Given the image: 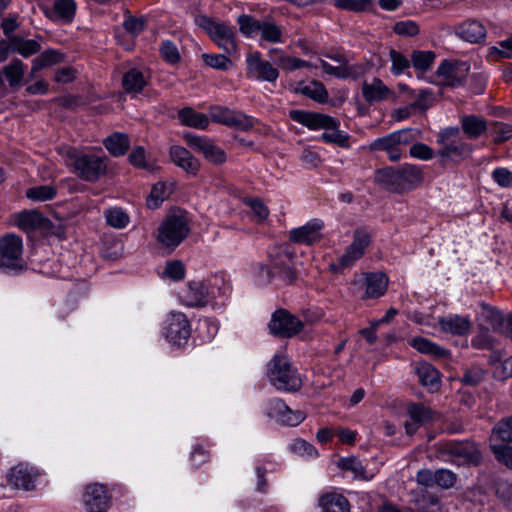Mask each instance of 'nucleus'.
<instances>
[{
    "mask_svg": "<svg viewBox=\"0 0 512 512\" xmlns=\"http://www.w3.org/2000/svg\"><path fill=\"white\" fill-rule=\"evenodd\" d=\"M289 117L311 130L325 129L321 139L326 143H333L342 148L349 147V135L339 130L340 122L326 114L304 110H291Z\"/></svg>",
    "mask_w": 512,
    "mask_h": 512,
    "instance_id": "1",
    "label": "nucleus"
},
{
    "mask_svg": "<svg viewBox=\"0 0 512 512\" xmlns=\"http://www.w3.org/2000/svg\"><path fill=\"white\" fill-rule=\"evenodd\" d=\"M435 456L457 466H479L483 461L479 446L470 440L439 443L435 446Z\"/></svg>",
    "mask_w": 512,
    "mask_h": 512,
    "instance_id": "2",
    "label": "nucleus"
},
{
    "mask_svg": "<svg viewBox=\"0 0 512 512\" xmlns=\"http://www.w3.org/2000/svg\"><path fill=\"white\" fill-rule=\"evenodd\" d=\"M423 180L421 169L412 164L399 167H386L377 170L375 181L390 191L401 193L413 189Z\"/></svg>",
    "mask_w": 512,
    "mask_h": 512,
    "instance_id": "3",
    "label": "nucleus"
},
{
    "mask_svg": "<svg viewBox=\"0 0 512 512\" xmlns=\"http://www.w3.org/2000/svg\"><path fill=\"white\" fill-rule=\"evenodd\" d=\"M267 378L277 390L297 392L302 387V378L289 359L275 355L267 364Z\"/></svg>",
    "mask_w": 512,
    "mask_h": 512,
    "instance_id": "4",
    "label": "nucleus"
},
{
    "mask_svg": "<svg viewBox=\"0 0 512 512\" xmlns=\"http://www.w3.org/2000/svg\"><path fill=\"white\" fill-rule=\"evenodd\" d=\"M195 24L204 30L211 40L227 54L237 50L235 27L226 22L215 21L213 18L198 14L194 18Z\"/></svg>",
    "mask_w": 512,
    "mask_h": 512,
    "instance_id": "5",
    "label": "nucleus"
},
{
    "mask_svg": "<svg viewBox=\"0 0 512 512\" xmlns=\"http://www.w3.org/2000/svg\"><path fill=\"white\" fill-rule=\"evenodd\" d=\"M190 226L187 213L174 211L158 228V241L167 248H176L189 234Z\"/></svg>",
    "mask_w": 512,
    "mask_h": 512,
    "instance_id": "6",
    "label": "nucleus"
},
{
    "mask_svg": "<svg viewBox=\"0 0 512 512\" xmlns=\"http://www.w3.org/2000/svg\"><path fill=\"white\" fill-rule=\"evenodd\" d=\"M270 266H261V273H266V278L271 281L273 277H279L284 283L291 284L296 279L294 267V254L287 246H280L270 252Z\"/></svg>",
    "mask_w": 512,
    "mask_h": 512,
    "instance_id": "7",
    "label": "nucleus"
},
{
    "mask_svg": "<svg viewBox=\"0 0 512 512\" xmlns=\"http://www.w3.org/2000/svg\"><path fill=\"white\" fill-rule=\"evenodd\" d=\"M23 243L20 236L7 234L0 238V269L3 271H21L24 268L22 258Z\"/></svg>",
    "mask_w": 512,
    "mask_h": 512,
    "instance_id": "8",
    "label": "nucleus"
},
{
    "mask_svg": "<svg viewBox=\"0 0 512 512\" xmlns=\"http://www.w3.org/2000/svg\"><path fill=\"white\" fill-rule=\"evenodd\" d=\"M74 172L82 180L95 182L106 173V159L95 154L77 155L73 162Z\"/></svg>",
    "mask_w": 512,
    "mask_h": 512,
    "instance_id": "9",
    "label": "nucleus"
},
{
    "mask_svg": "<svg viewBox=\"0 0 512 512\" xmlns=\"http://www.w3.org/2000/svg\"><path fill=\"white\" fill-rule=\"evenodd\" d=\"M371 237L365 230L358 229L354 232L353 242L347 247L344 254L339 257L338 263H331L330 269L333 272H341L351 267L355 261L360 259L369 246Z\"/></svg>",
    "mask_w": 512,
    "mask_h": 512,
    "instance_id": "10",
    "label": "nucleus"
},
{
    "mask_svg": "<svg viewBox=\"0 0 512 512\" xmlns=\"http://www.w3.org/2000/svg\"><path fill=\"white\" fill-rule=\"evenodd\" d=\"M303 322L286 309L276 310L268 324L269 332L281 338H292L302 331Z\"/></svg>",
    "mask_w": 512,
    "mask_h": 512,
    "instance_id": "11",
    "label": "nucleus"
},
{
    "mask_svg": "<svg viewBox=\"0 0 512 512\" xmlns=\"http://www.w3.org/2000/svg\"><path fill=\"white\" fill-rule=\"evenodd\" d=\"M469 70L470 65L467 62L444 60L438 66L436 74L442 79L441 85L456 88L464 85Z\"/></svg>",
    "mask_w": 512,
    "mask_h": 512,
    "instance_id": "12",
    "label": "nucleus"
},
{
    "mask_svg": "<svg viewBox=\"0 0 512 512\" xmlns=\"http://www.w3.org/2000/svg\"><path fill=\"white\" fill-rule=\"evenodd\" d=\"M266 415L279 424L288 426H297L305 419V414L302 411L291 410L289 406L279 398L272 399L268 402Z\"/></svg>",
    "mask_w": 512,
    "mask_h": 512,
    "instance_id": "13",
    "label": "nucleus"
},
{
    "mask_svg": "<svg viewBox=\"0 0 512 512\" xmlns=\"http://www.w3.org/2000/svg\"><path fill=\"white\" fill-rule=\"evenodd\" d=\"M183 137L191 148L202 153L210 163L221 165L226 162L227 156L225 151L214 145L210 139L192 133H186Z\"/></svg>",
    "mask_w": 512,
    "mask_h": 512,
    "instance_id": "14",
    "label": "nucleus"
},
{
    "mask_svg": "<svg viewBox=\"0 0 512 512\" xmlns=\"http://www.w3.org/2000/svg\"><path fill=\"white\" fill-rule=\"evenodd\" d=\"M191 328L187 317L181 313H171L167 319L164 335L174 345L182 346L187 343Z\"/></svg>",
    "mask_w": 512,
    "mask_h": 512,
    "instance_id": "15",
    "label": "nucleus"
},
{
    "mask_svg": "<svg viewBox=\"0 0 512 512\" xmlns=\"http://www.w3.org/2000/svg\"><path fill=\"white\" fill-rule=\"evenodd\" d=\"M247 76L260 81L275 82L279 72L270 62L262 60L259 52H254L247 56Z\"/></svg>",
    "mask_w": 512,
    "mask_h": 512,
    "instance_id": "16",
    "label": "nucleus"
},
{
    "mask_svg": "<svg viewBox=\"0 0 512 512\" xmlns=\"http://www.w3.org/2000/svg\"><path fill=\"white\" fill-rule=\"evenodd\" d=\"M324 223L319 219H313L305 225L292 229L289 239L296 244L313 245L322 238L321 230Z\"/></svg>",
    "mask_w": 512,
    "mask_h": 512,
    "instance_id": "17",
    "label": "nucleus"
},
{
    "mask_svg": "<svg viewBox=\"0 0 512 512\" xmlns=\"http://www.w3.org/2000/svg\"><path fill=\"white\" fill-rule=\"evenodd\" d=\"M84 504L89 512H106L110 506V496L101 484H90L84 493Z\"/></svg>",
    "mask_w": 512,
    "mask_h": 512,
    "instance_id": "18",
    "label": "nucleus"
},
{
    "mask_svg": "<svg viewBox=\"0 0 512 512\" xmlns=\"http://www.w3.org/2000/svg\"><path fill=\"white\" fill-rule=\"evenodd\" d=\"M37 474L32 467L25 464H19L13 467L8 473V484L17 489L26 491L32 490L35 487V479Z\"/></svg>",
    "mask_w": 512,
    "mask_h": 512,
    "instance_id": "19",
    "label": "nucleus"
},
{
    "mask_svg": "<svg viewBox=\"0 0 512 512\" xmlns=\"http://www.w3.org/2000/svg\"><path fill=\"white\" fill-rule=\"evenodd\" d=\"M455 34L469 43H481L486 38L485 26L474 19H468L455 27Z\"/></svg>",
    "mask_w": 512,
    "mask_h": 512,
    "instance_id": "20",
    "label": "nucleus"
},
{
    "mask_svg": "<svg viewBox=\"0 0 512 512\" xmlns=\"http://www.w3.org/2000/svg\"><path fill=\"white\" fill-rule=\"evenodd\" d=\"M208 288L203 282H189L180 297L183 304L189 307H203L208 302Z\"/></svg>",
    "mask_w": 512,
    "mask_h": 512,
    "instance_id": "21",
    "label": "nucleus"
},
{
    "mask_svg": "<svg viewBox=\"0 0 512 512\" xmlns=\"http://www.w3.org/2000/svg\"><path fill=\"white\" fill-rule=\"evenodd\" d=\"M170 158L178 167L182 168L190 175H196L200 169V162L186 148L182 146H172L170 148Z\"/></svg>",
    "mask_w": 512,
    "mask_h": 512,
    "instance_id": "22",
    "label": "nucleus"
},
{
    "mask_svg": "<svg viewBox=\"0 0 512 512\" xmlns=\"http://www.w3.org/2000/svg\"><path fill=\"white\" fill-rule=\"evenodd\" d=\"M437 143L441 146L437 151V155L443 160L462 159L468 156L473 150L472 144L460 140Z\"/></svg>",
    "mask_w": 512,
    "mask_h": 512,
    "instance_id": "23",
    "label": "nucleus"
},
{
    "mask_svg": "<svg viewBox=\"0 0 512 512\" xmlns=\"http://www.w3.org/2000/svg\"><path fill=\"white\" fill-rule=\"evenodd\" d=\"M461 129L468 139H478L487 132V121L474 114L460 117Z\"/></svg>",
    "mask_w": 512,
    "mask_h": 512,
    "instance_id": "24",
    "label": "nucleus"
},
{
    "mask_svg": "<svg viewBox=\"0 0 512 512\" xmlns=\"http://www.w3.org/2000/svg\"><path fill=\"white\" fill-rule=\"evenodd\" d=\"M480 325L486 330H502L504 332V326L506 320H504L502 313L496 308L482 304V309L479 314Z\"/></svg>",
    "mask_w": 512,
    "mask_h": 512,
    "instance_id": "25",
    "label": "nucleus"
},
{
    "mask_svg": "<svg viewBox=\"0 0 512 512\" xmlns=\"http://www.w3.org/2000/svg\"><path fill=\"white\" fill-rule=\"evenodd\" d=\"M320 65L326 74L340 79H357L364 72L363 67L357 65L344 64L339 66H332L331 64L324 60L320 61Z\"/></svg>",
    "mask_w": 512,
    "mask_h": 512,
    "instance_id": "26",
    "label": "nucleus"
},
{
    "mask_svg": "<svg viewBox=\"0 0 512 512\" xmlns=\"http://www.w3.org/2000/svg\"><path fill=\"white\" fill-rule=\"evenodd\" d=\"M362 94L367 102L372 103L387 99L391 91L381 79L373 78L371 83H363Z\"/></svg>",
    "mask_w": 512,
    "mask_h": 512,
    "instance_id": "27",
    "label": "nucleus"
},
{
    "mask_svg": "<svg viewBox=\"0 0 512 512\" xmlns=\"http://www.w3.org/2000/svg\"><path fill=\"white\" fill-rule=\"evenodd\" d=\"M438 323L443 331L450 332L454 335H464L471 328L470 319L459 315L441 317Z\"/></svg>",
    "mask_w": 512,
    "mask_h": 512,
    "instance_id": "28",
    "label": "nucleus"
},
{
    "mask_svg": "<svg viewBox=\"0 0 512 512\" xmlns=\"http://www.w3.org/2000/svg\"><path fill=\"white\" fill-rule=\"evenodd\" d=\"M388 287V278L384 273H369L366 276V291L367 298H378L382 296Z\"/></svg>",
    "mask_w": 512,
    "mask_h": 512,
    "instance_id": "29",
    "label": "nucleus"
},
{
    "mask_svg": "<svg viewBox=\"0 0 512 512\" xmlns=\"http://www.w3.org/2000/svg\"><path fill=\"white\" fill-rule=\"evenodd\" d=\"M103 144L105 148L115 157L124 155L129 147V137L125 133L115 132L104 139Z\"/></svg>",
    "mask_w": 512,
    "mask_h": 512,
    "instance_id": "30",
    "label": "nucleus"
},
{
    "mask_svg": "<svg viewBox=\"0 0 512 512\" xmlns=\"http://www.w3.org/2000/svg\"><path fill=\"white\" fill-rule=\"evenodd\" d=\"M47 219L37 210H25L18 214L17 225L25 231L44 227Z\"/></svg>",
    "mask_w": 512,
    "mask_h": 512,
    "instance_id": "31",
    "label": "nucleus"
},
{
    "mask_svg": "<svg viewBox=\"0 0 512 512\" xmlns=\"http://www.w3.org/2000/svg\"><path fill=\"white\" fill-rule=\"evenodd\" d=\"M319 504L323 512H349L350 505L348 500L341 494L328 493L323 495Z\"/></svg>",
    "mask_w": 512,
    "mask_h": 512,
    "instance_id": "32",
    "label": "nucleus"
},
{
    "mask_svg": "<svg viewBox=\"0 0 512 512\" xmlns=\"http://www.w3.org/2000/svg\"><path fill=\"white\" fill-rule=\"evenodd\" d=\"M76 12V2L74 0H55L53 10L46 12V15L51 18H58L65 22H71L74 19Z\"/></svg>",
    "mask_w": 512,
    "mask_h": 512,
    "instance_id": "33",
    "label": "nucleus"
},
{
    "mask_svg": "<svg viewBox=\"0 0 512 512\" xmlns=\"http://www.w3.org/2000/svg\"><path fill=\"white\" fill-rule=\"evenodd\" d=\"M415 371L422 385L429 386L431 389L438 387L440 375L433 365L421 362L417 364Z\"/></svg>",
    "mask_w": 512,
    "mask_h": 512,
    "instance_id": "34",
    "label": "nucleus"
},
{
    "mask_svg": "<svg viewBox=\"0 0 512 512\" xmlns=\"http://www.w3.org/2000/svg\"><path fill=\"white\" fill-rule=\"evenodd\" d=\"M26 65L18 58L12 60L8 65L3 67L2 76L4 75L11 88L21 85Z\"/></svg>",
    "mask_w": 512,
    "mask_h": 512,
    "instance_id": "35",
    "label": "nucleus"
},
{
    "mask_svg": "<svg viewBox=\"0 0 512 512\" xmlns=\"http://www.w3.org/2000/svg\"><path fill=\"white\" fill-rule=\"evenodd\" d=\"M122 85L127 93H139L147 85V80L140 70L132 68L124 74Z\"/></svg>",
    "mask_w": 512,
    "mask_h": 512,
    "instance_id": "36",
    "label": "nucleus"
},
{
    "mask_svg": "<svg viewBox=\"0 0 512 512\" xmlns=\"http://www.w3.org/2000/svg\"><path fill=\"white\" fill-rule=\"evenodd\" d=\"M178 117L184 125L197 129H205L209 124V119L205 114L196 112L190 107L181 109Z\"/></svg>",
    "mask_w": 512,
    "mask_h": 512,
    "instance_id": "37",
    "label": "nucleus"
},
{
    "mask_svg": "<svg viewBox=\"0 0 512 512\" xmlns=\"http://www.w3.org/2000/svg\"><path fill=\"white\" fill-rule=\"evenodd\" d=\"M12 52L19 53L21 56L27 58L41 50V45L37 40H26L21 36H13L11 38Z\"/></svg>",
    "mask_w": 512,
    "mask_h": 512,
    "instance_id": "38",
    "label": "nucleus"
},
{
    "mask_svg": "<svg viewBox=\"0 0 512 512\" xmlns=\"http://www.w3.org/2000/svg\"><path fill=\"white\" fill-rule=\"evenodd\" d=\"M512 443V414L499 420L493 427L490 442Z\"/></svg>",
    "mask_w": 512,
    "mask_h": 512,
    "instance_id": "39",
    "label": "nucleus"
},
{
    "mask_svg": "<svg viewBox=\"0 0 512 512\" xmlns=\"http://www.w3.org/2000/svg\"><path fill=\"white\" fill-rule=\"evenodd\" d=\"M63 61L64 55L61 52L54 49H48L42 52L32 61V72H39L44 68L61 63Z\"/></svg>",
    "mask_w": 512,
    "mask_h": 512,
    "instance_id": "40",
    "label": "nucleus"
},
{
    "mask_svg": "<svg viewBox=\"0 0 512 512\" xmlns=\"http://www.w3.org/2000/svg\"><path fill=\"white\" fill-rule=\"evenodd\" d=\"M487 371L479 365H471L462 369L460 381L465 386L476 387L486 378Z\"/></svg>",
    "mask_w": 512,
    "mask_h": 512,
    "instance_id": "41",
    "label": "nucleus"
},
{
    "mask_svg": "<svg viewBox=\"0 0 512 512\" xmlns=\"http://www.w3.org/2000/svg\"><path fill=\"white\" fill-rule=\"evenodd\" d=\"M411 345L413 348L423 354H431L440 358L446 357L448 354L446 349L423 337H414L411 340Z\"/></svg>",
    "mask_w": 512,
    "mask_h": 512,
    "instance_id": "42",
    "label": "nucleus"
},
{
    "mask_svg": "<svg viewBox=\"0 0 512 512\" xmlns=\"http://www.w3.org/2000/svg\"><path fill=\"white\" fill-rule=\"evenodd\" d=\"M261 39L269 43L282 42V29L270 17L262 21Z\"/></svg>",
    "mask_w": 512,
    "mask_h": 512,
    "instance_id": "43",
    "label": "nucleus"
},
{
    "mask_svg": "<svg viewBox=\"0 0 512 512\" xmlns=\"http://www.w3.org/2000/svg\"><path fill=\"white\" fill-rule=\"evenodd\" d=\"M25 195L32 201L44 202L54 199L57 195V189L52 185H39L28 188Z\"/></svg>",
    "mask_w": 512,
    "mask_h": 512,
    "instance_id": "44",
    "label": "nucleus"
},
{
    "mask_svg": "<svg viewBox=\"0 0 512 512\" xmlns=\"http://www.w3.org/2000/svg\"><path fill=\"white\" fill-rule=\"evenodd\" d=\"M104 216L107 224L116 229L125 228L130 220L128 214L122 208L119 207L109 208L105 210Z\"/></svg>",
    "mask_w": 512,
    "mask_h": 512,
    "instance_id": "45",
    "label": "nucleus"
},
{
    "mask_svg": "<svg viewBox=\"0 0 512 512\" xmlns=\"http://www.w3.org/2000/svg\"><path fill=\"white\" fill-rule=\"evenodd\" d=\"M407 413L412 421L423 425L433 419V412L429 407L421 403H412L407 408Z\"/></svg>",
    "mask_w": 512,
    "mask_h": 512,
    "instance_id": "46",
    "label": "nucleus"
},
{
    "mask_svg": "<svg viewBox=\"0 0 512 512\" xmlns=\"http://www.w3.org/2000/svg\"><path fill=\"white\" fill-rule=\"evenodd\" d=\"M338 465L343 470L353 472L356 478H361L363 480H370L372 478V475H367L366 467L356 457L342 458Z\"/></svg>",
    "mask_w": 512,
    "mask_h": 512,
    "instance_id": "47",
    "label": "nucleus"
},
{
    "mask_svg": "<svg viewBox=\"0 0 512 512\" xmlns=\"http://www.w3.org/2000/svg\"><path fill=\"white\" fill-rule=\"evenodd\" d=\"M435 59V54L432 51L414 50L411 54V63L413 67L420 71H428Z\"/></svg>",
    "mask_w": 512,
    "mask_h": 512,
    "instance_id": "48",
    "label": "nucleus"
},
{
    "mask_svg": "<svg viewBox=\"0 0 512 512\" xmlns=\"http://www.w3.org/2000/svg\"><path fill=\"white\" fill-rule=\"evenodd\" d=\"M240 32L245 36H252L261 29L262 21L255 19L251 15L241 14L237 18Z\"/></svg>",
    "mask_w": 512,
    "mask_h": 512,
    "instance_id": "49",
    "label": "nucleus"
},
{
    "mask_svg": "<svg viewBox=\"0 0 512 512\" xmlns=\"http://www.w3.org/2000/svg\"><path fill=\"white\" fill-rule=\"evenodd\" d=\"M490 449L500 463L506 465L508 468L512 469V446L507 445V443H494L491 442Z\"/></svg>",
    "mask_w": 512,
    "mask_h": 512,
    "instance_id": "50",
    "label": "nucleus"
},
{
    "mask_svg": "<svg viewBox=\"0 0 512 512\" xmlns=\"http://www.w3.org/2000/svg\"><path fill=\"white\" fill-rule=\"evenodd\" d=\"M201 57L207 66L220 71H227L233 66L232 61L224 54L204 53Z\"/></svg>",
    "mask_w": 512,
    "mask_h": 512,
    "instance_id": "51",
    "label": "nucleus"
},
{
    "mask_svg": "<svg viewBox=\"0 0 512 512\" xmlns=\"http://www.w3.org/2000/svg\"><path fill=\"white\" fill-rule=\"evenodd\" d=\"M389 56L392 63L391 72L393 75H401L405 70L410 68L411 60H409L399 51L391 49L389 52Z\"/></svg>",
    "mask_w": 512,
    "mask_h": 512,
    "instance_id": "52",
    "label": "nucleus"
},
{
    "mask_svg": "<svg viewBox=\"0 0 512 512\" xmlns=\"http://www.w3.org/2000/svg\"><path fill=\"white\" fill-rule=\"evenodd\" d=\"M226 126L249 131L254 127L253 118L243 114L242 112L233 111Z\"/></svg>",
    "mask_w": 512,
    "mask_h": 512,
    "instance_id": "53",
    "label": "nucleus"
},
{
    "mask_svg": "<svg viewBox=\"0 0 512 512\" xmlns=\"http://www.w3.org/2000/svg\"><path fill=\"white\" fill-rule=\"evenodd\" d=\"M146 24L147 19L145 17H135L130 14L123 21L125 31L133 36H138L145 29Z\"/></svg>",
    "mask_w": 512,
    "mask_h": 512,
    "instance_id": "54",
    "label": "nucleus"
},
{
    "mask_svg": "<svg viewBox=\"0 0 512 512\" xmlns=\"http://www.w3.org/2000/svg\"><path fill=\"white\" fill-rule=\"evenodd\" d=\"M457 481V475L449 469H437L435 470L434 482L435 485L443 488H452Z\"/></svg>",
    "mask_w": 512,
    "mask_h": 512,
    "instance_id": "55",
    "label": "nucleus"
},
{
    "mask_svg": "<svg viewBox=\"0 0 512 512\" xmlns=\"http://www.w3.org/2000/svg\"><path fill=\"white\" fill-rule=\"evenodd\" d=\"M399 147L398 142H396V136L394 132L375 139L369 146L371 151H390Z\"/></svg>",
    "mask_w": 512,
    "mask_h": 512,
    "instance_id": "56",
    "label": "nucleus"
},
{
    "mask_svg": "<svg viewBox=\"0 0 512 512\" xmlns=\"http://www.w3.org/2000/svg\"><path fill=\"white\" fill-rule=\"evenodd\" d=\"M499 47L492 46L489 48V54L495 60H499L501 58H511L512 57V34L505 40L500 41Z\"/></svg>",
    "mask_w": 512,
    "mask_h": 512,
    "instance_id": "57",
    "label": "nucleus"
},
{
    "mask_svg": "<svg viewBox=\"0 0 512 512\" xmlns=\"http://www.w3.org/2000/svg\"><path fill=\"white\" fill-rule=\"evenodd\" d=\"M302 93L320 103L326 102L328 99V92L320 82H313L311 86H305Z\"/></svg>",
    "mask_w": 512,
    "mask_h": 512,
    "instance_id": "58",
    "label": "nucleus"
},
{
    "mask_svg": "<svg viewBox=\"0 0 512 512\" xmlns=\"http://www.w3.org/2000/svg\"><path fill=\"white\" fill-rule=\"evenodd\" d=\"M370 3V0H334V5L337 8L354 12L365 11Z\"/></svg>",
    "mask_w": 512,
    "mask_h": 512,
    "instance_id": "59",
    "label": "nucleus"
},
{
    "mask_svg": "<svg viewBox=\"0 0 512 512\" xmlns=\"http://www.w3.org/2000/svg\"><path fill=\"white\" fill-rule=\"evenodd\" d=\"M160 53L162 58L171 64H175L180 60L178 49L176 45L170 40H165L162 42Z\"/></svg>",
    "mask_w": 512,
    "mask_h": 512,
    "instance_id": "60",
    "label": "nucleus"
},
{
    "mask_svg": "<svg viewBox=\"0 0 512 512\" xmlns=\"http://www.w3.org/2000/svg\"><path fill=\"white\" fill-rule=\"evenodd\" d=\"M163 274L175 281L182 280L185 276V268L181 261L174 260L166 264Z\"/></svg>",
    "mask_w": 512,
    "mask_h": 512,
    "instance_id": "61",
    "label": "nucleus"
},
{
    "mask_svg": "<svg viewBox=\"0 0 512 512\" xmlns=\"http://www.w3.org/2000/svg\"><path fill=\"white\" fill-rule=\"evenodd\" d=\"M399 147L408 145L420 137V131L413 128H406L394 132Z\"/></svg>",
    "mask_w": 512,
    "mask_h": 512,
    "instance_id": "62",
    "label": "nucleus"
},
{
    "mask_svg": "<svg viewBox=\"0 0 512 512\" xmlns=\"http://www.w3.org/2000/svg\"><path fill=\"white\" fill-rule=\"evenodd\" d=\"M394 32L398 35L413 37L419 33V27L411 20L399 21L394 25Z\"/></svg>",
    "mask_w": 512,
    "mask_h": 512,
    "instance_id": "63",
    "label": "nucleus"
},
{
    "mask_svg": "<svg viewBox=\"0 0 512 512\" xmlns=\"http://www.w3.org/2000/svg\"><path fill=\"white\" fill-rule=\"evenodd\" d=\"M492 178L499 186L512 188V172L507 168H496L492 172Z\"/></svg>",
    "mask_w": 512,
    "mask_h": 512,
    "instance_id": "64",
    "label": "nucleus"
}]
</instances>
